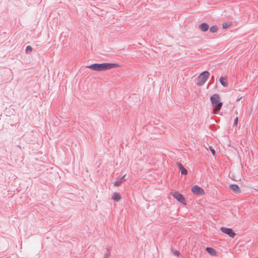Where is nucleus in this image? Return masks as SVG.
Listing matches in <instances>:
<instances>
[{
  "instance_id": "obj_1",
  "label": "nucleus",
  "mask_w": 258,
  "mask_h": 258,
  "mask_svg": "<svg viewBox=\"0 0 258 258\" xmlns=\"http://www.w3.org/2000/svg\"><path fill=\"white\" fill-rule=\"evenodd\" d=\"M120 65L115 63H94L90 66H87V68L96 71H104L110 70L113 68L119 67Z\"/></svg>"
},
{
  "instance_id": "obj_2",
  "label": "nucleus",
  "mask_w": 258,
  "mask_h": 258,
  "mask_svg": "<svg viewBox=\"0 0 258 258\" xmlns=\"http://www.w3.org/2000/svg\"><path fill=\"white\" fill-rule=\"evenodd\" d=\"M210 100L212 106L215 107L217 110H219L221 108L223 103L220 102V97L218 94L213 95L210 97Z\"/></svg>"
},
{
  "instance_id": "obj_3",
  "label": "nucleus",
  "mask_w": 258,
  "mask_h": 258,
  "mask_svg": "<svg viewBox=\"0 0 258 258\" xmlns=\"http://www.w3.org/2000/svg\"><path fill=\"white\" fill-rule=\"evenodd\" d=\"M210 73L208 71H204L202 73L198 78L197 85L198 86H203L207 80Z\"/></svg>"
},
{
  "instance_id": "obj_4",
  "label": "nucleus",
  "mask_w": 258,
  "mask_h": 258,
  "mask_svg": "<svg viewBox=\"0 0 258 258\" xmlns=\"http://www.w3.org/2000/svg\"><path fill=\"white\" fill-rule=\"evenodd\" d=\"M220 230L225 234H227L229 237L233 238L236 234L231 228L225 227H221Z\"/></svg>"
},
{
  "instance_id": "obj_5",
  "label": "nucleus",
  "mask_w": 258,
  "mask_h": 258,
  "mask_svg": "<svg viewBox=\"0 0 258 258\" xmlns=\"http://www.w3.org/2000/svg\"><path fill=\"white\" fill-rule=\"evenodd\" d=\"M191 191L197 195H204L205 194L204 189L197 185L191 188Z\"/></svg>"
},
{
  "instance_id": "obj_6",
  "label": "nucleus",
  "mask_w": 258,
  "mask_h": 258,
  "mask_svg": "<svg viewBox=\"0 0 258 258\" xmlns=\"http://www.w3.org/2000/svg\"><path fill=\"white\" fill-rule=\"evenodd\" d=\"M173 197L177 201L180 202L181 204H185V199L182 195L178 192H175L173 194Z\"/></svg>"
},
{
  "instance_id": "obj_7",
  "label": "nucleus",
  "mask_w": 258,
  "mask_h": 258,
  "mask_svg": "<svg viewBox=\"0 0 258 258\" xmlns=\"http://www.w3.org/2000/svg\"><path fill=\"white\" fill-rule=\"evenodd\" d=\"M199 28L203 32H205L209 29V26L207 23H203L199 25Z\"/></svg>"
},
{
  "instance_id": "obj_8",
  "label": "nucleus",
  "mask_w": 258,
  "mask_h": 258,
  "mask_svg": "<svg viewBox=\"0 0 258 258\" xmlns=\"http://www.w3.org/2000/svg\"><path fill=\"white\" fill-rule=\"evenodd\" d=\"M125 176L126 174L124 175L122 177L117 179L114 182V185L116 186L120 185L123 181L126 180V179L125 178Z\"/></svg>"
},
{
  "instance_id": "obj_9",
  "label": "nucleus",
  "mask_w": 258,
  "mask_h": 258,
  "mask_svg": "<svg viewBox=\"0 0 258 258\" xmlns=\"http://www.w3.org/2000/svg\"><path fill=\"white\" fill-rule=\"evenodd\" d=\"M230 188L235 193L240 192V189L239 186L236 184H232L230 185Z\"/></svg>"
},
{
  "instance_id": "obj_10",
  "label": "nucleus",
  "mask_w": 258,
  "mask_h": 258,
  "mask_svg": "<svg viewBox=\"0 0 258 258\" xmlns=\"http://www.w3.org/2000/svg\"><path fill=\"white\" fill-rule=\"evenodd\" d=\"M177 165L182 175H186L187 174V170L183 167L181 163H178Z\"/></svg>"
},
{
  "instance_id": "obj_11",
  "label": "nucleus",
  "mask_w": 258,
  "mask_h": 258,
  "mask_svg": "<svg viewBox=\"0 0 258 258\" xmlns=\"http://www.w3.org/2000/svg\"><path fill=\"white\" fill-rule=\"evenodd\" d=\"M206 251L211 255H216L217 252L212 247H207L206 249Z\"/></svg>"
},
{
  "instance_id": "obj_12",
  "label": "nucleus",
  "mask_w": 258,
  "mask_h": 258,
  "mask_svg": "<svg viewBox=\"0 0 258 258\" xmlns=\"http://www.w3.org/2000/svg\"><path fill=\"white\" fill-rule=\"evenodd\" d=\"M220 82L221 83V84L223 86V87H227L228 86V83L226 81V79L225 78H224V77H221L220 78Z\"/></svg>"
},
{
  "instance_id": "obj_13",
  "label": "nucleus",
  "mask_w": 258,
  "mask_h": 258,
  "mask_svg": "<svg viewBox=\"0 0 258 258\" xmlns=\"http://www.w3.org/2000/svg\"><path fill=\"white\" fill-rule=\"evenodd\" d=\"M112 199L116 202H118L121 199V197L119 194L115 193L112 197Z\"/></svg>"
},
{
  "instance_id": "obj_14",
  "label": "nucleus",
  "mask_w": 258,
  "mask_h": 258,
  "mask_svg": "<svg viewBox=\"0 0 258 258\" xmlns=\"http://www.w3.org/2000/svg\"><path fill=\"white\" fill-rule=\"evenodd\" d=\"M218 30V27L216 25H213L210 28V31L212 33H215Z\"/></svg>"
},
{
  "instance_id": "obj_15",
  "label": "nucleus",
  "mask_w": 258,
  "mask_h": 258,
  "mask_svg": "<svg viewBox=\"0 0 258 258\" xmlns=\"http://www.w3.org/2000/svg\"><path fill=\"white\" fill-rule=\"evenodd\" d=\"M231 25V23L229 22H225L223 24V28L224 29H226L230 27Z\"/></svg>"
},
{
  "instance_id": "obj_16",
  "label": "nucleus",
  "mask_w": 258,
  "mask_h": 258,
  "mask_svg": "<svg viewBox=\"0 0 258 258\" xmlns=\"http://www.w3.org/2000/svg\"><path fill=\"white\" fill-rule=\"evenodd\" d=\"M32 51V47L28 45L26 47L25 51L27 53H30Z\"/></svg>"
},
{
  "instance_id": "obj_17",
  "label": "nucleus",
  "mask_w": 258,
  "mask_h": 258,
  "mask_svg": "<svg viewBox=\"0 0 258 258\" xmlns=\"http://www.w3.org/2000/svg\"><path fill=\"white\" fill-rule=\"evenodd\" d=\"M172 252H173V254L176 255V256H178L179 255V252L177 250L171 249Z\"/></svg>"
},
{
  "instance_id": "obj_18",
  "label": "nucleus",
  "mask_w": 258,
  "mask_h": 258,
  "mask_svg": "<svg viewBox=\"0 0 258 258\" xmlns=\"http://www.w3.org/2000/svg\"><path fill=\"white\" fill-rule=\"evenodd\" d=\"M209 149H210V151H211L212 154L213 155H214L215 154V150L213 149V148L212 146H210Z\"/></svg>"
},
{
  "instance_id": "obj_19",
  "label": "nucleus",
  "mask_w": 258,
  "mask_h": 258,
  "mask_svg": "<svg viewBox=\"0 0 258 258\" xmlns=\"http://www.w3.org/2000/svg\"><path fill=\"white\" fill-rule=\"evenodd\" d=\"M238 120V118L237 117H236L234 119L233 126H236L237 125Z\"/></svg>"
},
{
  "instance_id": "obj_20",
  "label": "nucleus",
  "mask_w": 258,
  "mask_h": 258,
  "mask_svg": "<svg viewBox=\"0 0 258 258\" xmlns=\"http://www.w3.org/2000/svg\"><path fill=\"white\" fill-rule=\"evenodd\" d=\"M107 250L108 251V253L104 254V257L106 258L108 257V256L109 255V250L108 249V248L107 249Z\"/></svg>"
},
{
  "instance_id": "obj_21",
  "label": "nucleus",
  "mask_w": 258,
  "mask_h": 258,
  "mask_svg": "<svg viewBox=\"0 0 258 258\" xmlns=\"http://www.w3.org/2000/svg\"><path fill=\"white\" fill-rule=\"evenodd\" d=\"M240 98H239V99H238L237 100V101H239V100H240Z\"/></svg>"
}]
</instances>
